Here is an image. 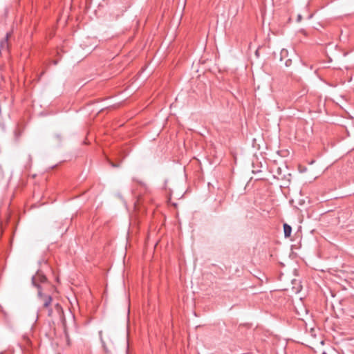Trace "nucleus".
<instances>
[{
	"instance_id": "obj_9",
	"label": "nucleus",
	"mask_w": 354,
	"mask_h": 354,
	"mask_svg": "<svg viewBox=\"0 0 354 354\" xmlns=\"http://www.w3.org/2000/svg\"><path fill=\"white\" fill-rule=\"evenodd\" d=\"M302 19V16L301 15H298L297 17V21L300 22Z\"/></svg>"
},
{
	"instance_id": "obj_11",
	"label": "nucleus",
	"mask_w": 354,
	"mask_h": 354,
	"mask_svg": "<svg viewBox=\"0 0 354 354\" xmlns=\"http://www.w3.org/2000/svg\"><path fill=\"white\" fill-rule=\"evenodd\" d=\"M56 307H57V308H61V306H59V304H56Z\"/></svg>"
},
{
	"instance_id": "obj_13",
	"label": "nucleus",
	"mask_w": 354,
	"mask_h": 354,
	"mask_svg": "<svg viewBox=\"0 0 354 354\" xmlns=\"http://www.w3.org/2000/svg\"><path fill=\"white\" fill-rule=\"evenodd\" d=\"M44 74V71H43V72L41 73L40 76L43 75Z\"/></svg>"
},
{
	"instance_id": "obj_14",
	"label": "nucleus",
	"mask_w": 354,
	"mask_h": 354,
	"mask_svg": "<svg viewBox=\"0 0 354 354\" xmlns=\"http://www.w3.org/2000/svg\"><path fill=\"white\" fill-rule=\"evenodd\" d=\"M167 180H165V187H166V184H167Z\"/></svg>"
},
{
	"instance_id": "obj_2",
	"label": "nucleus",
	"mask_w": 354,
	"mask_h": 354,
	"mask_svg": "<svg viewBox=\"0 0 354 354\" xmlns=\"http://www.w3.org/2000/svg\"><path fill=\"white\" fill-rule=\"evenodd\" d=\"M38 295L43 300V306L44 308H48L52 301L50 295H44L41 292V290H38Z\"/></svg>"
},
{
	"instance_id": "obj_12",
	"label": "nucleus",
	"mask_w": 354,
	"mask_h": 354,
	"mask_svg": "<svg viewBox=\"0 0 354 354\" xmlns=\"http://www.w3.org/2000/svg\"><path fill=\"white\" fill-rule=\"evenodd\" d=\"M52 312H53V310H52V309H50V310H49L48 315H51V313H52Z\"/></svg>"
},
{
	"instance_id": "obj_15",
	"label": "nucleus",
	"mask_w": 354,
	"mask_h": 354,
	"mask_svg": "<svg viewBox=\"0 0 354 354\" xmlns=\"http://www.w3.org/2000/svg\"><path fill=\"white\" fill-rule=\"evenodd\" d=\"M57 61H55V62H54V64H57Z\"/></svg>"
},
{
	"instance_id": "obj_5",
	"label": "nucleus",
	"mask_w": 354,
	"mask_h": 354,
	"mask_svg": "<svg viewBox=\"0 0 354 354\" xmlns=\"http://www.w3.org/2000/svg\"><path fill=\"white\" fill-rule=\"evenodd\" d=\"M107 161L111 167L113 168H118L120 166V164L122 161V159H121L119 156L115 158V161L114 162L112 160L107 158Z\"/></svg>"
},
{
	"instance_id": "obj_8",
	"label": "nucleus",
	"mask_w": 354,
	"mask_h": 354,
	"mask_svg": "<svg viewBox=\"0 0 354 354\" xmlns=\"http://www.w3.org/2000/svg\"><path fill=\"white\" fill-rule=\"evenodd\" d=\"M291 63H292L291 59H288V60L286 61L285 64H286V66H290Z\"/></svg>"
},
{
	"instance_id": "obj_3",
	"label": "nucleus",
	"mask_w": 354,
	"mask_h": 354,
	"mask_svg": "<svg viewBox=\"0 0 354 354\" xmlns=\"http://www.w3.org/2000/svg\"><path fill=\"white\" fill-rule=\"evenodd\" d=\"M23 131H24L23 127H21V126L17 125L15 127L14 132H13L15 141H18L19 140L21 136L23 133Z\"/></svg>"
},
{
	"instance_id": "obj_10",
	"label": "nucleus",
	"mask_w": 354,
	"mask_h": 354,
	"mask_svg": "<svg viewBox=\"0 0 354 354\" xmlns=\"http://www.w3.org/2000/svg\"><path fill=\"white\" fill-rule=\"evenodd\" d=\"M351 317H352L354 319V311H352L350 315Z\"/></svg>"
},
{
	"instance_id": "obj_6",
	"label": "nucleus",
	"mask_w": 354,
	"mask_h": 354,
	"mask_svg": "<svg viewBox=\"0 0 354 354\" xmlns=\"http://www.w3.org/2000/svg\"><path fill=\"white\" fill-rule=\"evenodd\" d=\"M283 227L284 236L286 238L290 237L291 235V232H292L291 226L287 223H284Z\"/></svg>"
},
{
	"instance_id": "obj_7",
	"label": "nucleus",
	"mask_w": 354,
	"mask_h": 354,
	"mask_svg": "<svg viewBox=\"0 0 354 354\" xmlns=\"http://www.w3.org/2000/svg\"><path fill=\"white\" fill-rule=\"evenodd\" d=\"M101 335H102V332H100V339H101V342L102 343L104 350L106 353L109 354V353H111V351L108 348L106 342L102 339V337Z\"/></svg>"
},
{
	"instance_id": "obj_4",
	"label": "nucleus",
	"mask_w": 354,
	"mask_h": 354,
	"mask_svg": "<svg viewBox=\"0 0 354 354\" xmlns=\"http://www.w3.org/2000/svg\"><path fill=\"white\" fill-rule=\"evenodd\" d=\"M10 37V33L7 32L6 35V37L0 41V48L3 50V49H6L8 48V39H9Z\"/></svg>"
},
{
	"instance_id": "obj_1",
	"label": "nucleus",
	"mask_w": 354,
	"mask_h": 354,
	"mask_svg": "<svg viewBox=\"0 0 354 354\" xmlns=\"http://www.w3.org/2000/svg\"><path fill=\"white\" fill-rule=\"evenodd\" d=\"M47 281L46 277L40 271L38 270L35 275L32 277V283L38 290H41L39 283H45Z\"/></svg>"
}]
</instances>
